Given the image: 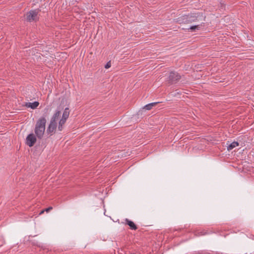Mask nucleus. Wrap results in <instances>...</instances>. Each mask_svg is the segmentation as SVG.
Returning a JSON list of instances; mask_svg holds the SVG:
<instances>
[{
	"label": "nucleus",
	"instance_id": "obj_1",
	"mask_svg": "<svg viewBox=\"0 0 254 254\" xmlns=\"http://www.w3.org/2000/svg\"><path fill=\"white\" fill-rule=\"evenodd\" d=\"M47 120L45 117H41L37 121L34 129L35 133L39 139H42L44 134Z\"/></svg>",
	"mask_w": 254,
	"mask_h": 254
},
{
	"label": "nucleus",
	"instance_id": "obj_2",
	"mask_svg": "<svg viewBox=\"0 0 254 254\" xmlns=\"http://www.w3.org/2000/svg\"><path fill=\"white\" fill-rule=\"evenodd\" d=\"M197 17L194 14L184 15L177 19V21L180 23H190L196 21Z\"/></svg>",
	"mask_w": 254,
	"mask_h": 254
},
{
	"label": "nucleus",
	"instance_id": "obj_3",
	"mask_svg": "<svg viewBox=\"0 0 254 254\" xmlns=\"http://www.w3.org/2000/svg\"><path fill=\"white\" fill-rule=\"evenodd\" d=\"M181 78V75L176 71H172L169 73L167 82L168 84L172 85L177 83Z\"/></svg>",
	"mask_w": 254,
	"mask_h": 254
},
{
	"label": "nucleus",
	"instance_id": "obj_4",
	"mask_svg": "<svg viewBox=\"0 0 254 254\" xmlns=\"http://www.w3.org/2000/svg\"><path fill=\"white\" fill-rule=\"evenodd\" d=\"M41 11V10L40 8H37L36 9L29 11L26 14V20L28 22H31L33 21H37L39 19L38 14Z\"/></svg>",
	"mask_w": 254,
	"mask_h": 254
},
{
	"label": "nucleus",
	"instance_id": "obj_5",
	"mask_svg": "<svg viewBox=\"0 0 254 254\" xmlns=\"http://www.w3.org/2000/svg\"><path fill=\"white\" fill-rule=\"evenodd\" d=\"M69 115V110L68 108H66L63 114L62 119L59 123L58 129L61 131L63 129V126L66 122V120L68 119Z\"/></svg>",
	"mask_w": 254,
	"mask_h": 254
},
{
	"label": "nucleus",
	"instance_id": "obj_6",
	"mask_svg": "<svg viewBox=\"0 0 254 254\" xmlns=\"http://www.w3.org/2000/svg\"><path fill=\"white\" fill-rule=\"evenodd\" d=\"M36 137L33 133H30L26 138V144L29 147L33 146L36 142Z\"/></svg>",
	"mask_w": 254,
	"mask_h": 254
},
{
	"label": "nucleus",
	"instance_id": "obj_7",
	"mask_svg": "<svg viewBox=\"0 0 254 254\" xmlns=\"http://www.w3.org/2000/svg\"><path fill=\"white\" fill-rule=\"evenodd\" d=\"M57 127V123L50 121V123L47 129L48 133H53L55 132Z\"/></svg>",
	"mask_w": 254,
	"mask_h": 254
},
{
	"label": "nucleus",
	"instance_id": "obj_8",
	"mask_svg": "<svg viewBox=\"0 0 254 254\" xmlns=\"http://www.w3.org/2000/svg\"><path fill=\"white\" fill-rule=\"evenodd\" d=\"M61 111L60 110H57L53 116L51 118V121L53 122L54 123H57V120L61 116Z\"/></svg>",
	"mask_w": 254,
	"mask_h": 254
},
{
	"label": "nucleus",
	"instance_id": "obj_9",
	"mask_svg": "<svg viewBox=\"0 0 254 254\" xmlns=\"http://www.w3.org/2000/svg\"><path fill=\"white\" fill-rule=\"evenodd\" d=\"M39 105V103L37 101H35L33 103H26L25 106L27 107L31 108L32 109H35L37 108Z\"/></svg>",
	"mask_w": 254,
	"mask_h": 254
},
{
	"label": "nucleus",
	"instance_id": "obj_10",
	"mask_svg": "<svg viewBox=\"0 0 254 254\" xmlns=\"http://www.w3.org/2000/svg\"><path fill=\"white\" fill-rule=\"evenodd\" d=\"M127 222V224L129 226L130 228L132 230H136L137 229L136 225L133 223V222L129 220L128 219L126 220Z\"/></svg>",
	"mask_w": 254,
	"mask_h": 254
},
{
	"label": "nucleus",
	"instance_id": "obj_11",
	"mask_svg": "<svg viewBox=\"0 0 254 254\" xmlns=\"http://www.w3.org/2000/svg\"><path fill=\"white\" fill-rule=\"evenodd\" d=\"M239 143L237 141H234L230 143V144H229V145L227 146V150L228 151H230L235 147L239 146Z\"/></svg>",
	"mask_w": 254,
	"mask_h": 254
},
{
	"label": "nucleus",
	"instance_id": "obj_12",
	"mask_svg": "<svg viewBox=\"0 0 254 254\" xmlns=\"http://www.w3.org/2000/svg\"><path fill=\"white\" fill-rule=\"evenodd\" d=\"M159 102H154V103H151L148 104L144 107V109H145L146 110H149L151 109L153 106H155Z\"/></svg>",
	"mask_w": 254,
	"mask_h": 254
},
{
	"label": "nucleus",
	"instance_id": "obj_13",
	"mask_svg": "<svg viewBox=\"0 0 254 254\" xmlns=\"http://www.w3.org/2000/svg\"><path fill=\"white\" fill-rule=\"evenodd\" d=\"M201 25H194L191 26L188 29L191 30L192 31H195V30H199L200 28V26Z\"/></svg>",
	"mask_w": 254,
	"mask_h": 254
},
{
	"label": "nucleus",
	"instance_id": "obj_14",
	"mask_svg": "<svg viewBox=\"0 0 254 254\" xmlns=\"http://www.w3.org/2000/svg\"><path fill=\"white\" fill-rule=\"evenodd\" d=\"M111 66V62L109 61V62H108L105 65V68H108L109 67H110Z\"/></svg>",
	"mask_w": 254,
	"mask_h": 254
},
{
	"label": "nucleus",
	"instance_id": "obj_15",
	"mask_svg": "<svg viewBox=\"0 0 254 254\" xmlns=\"http://www.w3.org/2000/svg\"><path fill=\"white\" fill-rule=\"evenodd\" d=\"M53 209V207L51 206H50L45 209V211L47 212H49L50 210H51Z\"/></svg>",
	"mask_w": 254,
	"mask_h": 254
},
{
	"label": "nucleus",
	"instance_id": "obj_16",
	"mask_svg": "<svg viewBox=\"0 0 254 254\" xmlns=\"http://www.w3.org/2000/svg\"><path fill=\"white\" fill-rule=\"evenodd\" d=\"M45 211V209L42 210L40 212V214L41 215V214H43Z\"/></svg>",
	"mask_w": 254,
	"mask_h": 254
}]
</instances>
